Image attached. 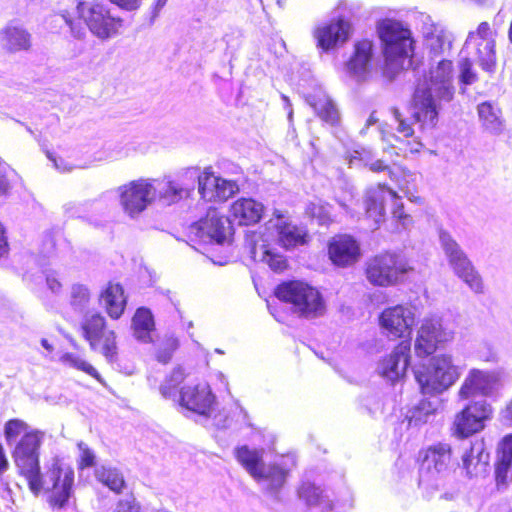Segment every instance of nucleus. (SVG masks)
Returning a JSON list of instances; mask_svg holds the SVG:
<instances>
[{
  "mask_svg": "<svg viewBox=\"0 0 512 512\" xmlns=\"http://www.w3.org/2000/svg\"><path fill=\"white\" fill-rule=\"evenodd\" d=\"M453 66L446 59L431 67L428 76L416 83L410 102L411 117L422 131L432 130L439 120L442 102H450L454 96Z\"/></svg>",
  "mask_w": 512,
  "mask_h": 512,
  "instance_id": "f257e3e1",
  "label": "nucleus"
},
{
  "mask_svg": "<svg viewBox=\"0 0 512 512\" xmlns=\"http://www.w3.org/2000/svg\"><path fill=\"white\" fill-rule=\"evenodd\" d=\"M27 482L34 494L44 491L49 494V502L53 507L62 508L68 505L73 494L74 470L63 459L53 457L45 464L44 473L39 470Z\"/></svg>",
  "mask_w": 512,
  "mask_h": 512,
  "instance_id": "f03ea898",
  "label": "nucleus"
},
{
  "mask_svg": "<svg viewBox=\"0 0 512 512\" xmlns=\"http://www.w3.org/2000/svg\"><path fill=\"white\" fill-rule=\"evenodd\" d=\"M461 373V368L454 364L453 357L449 354L432 356L427 363L414 369L421 392L427 395L445 392L456 383Z\"/></svg>",
  "mask_w": 512,
  "mask_h": 512,
  "instance_id": "7ed1b4c3",
  "label": "nucleus"
},
{
  "mask_svg": "<svg viewBox=\"0 0 512 512\" xmlns=\"http://www.w3.org/2000/svg\"><path fill=\"white\" fill-rule=\"evenodd\" d=\"M263 452V449H250L248 446H241L236 449L235 455L255 480L265 482L266 489L276 493L286 481L290 469L287 466V461H291L293 464V459L287 457L281 463L265 466L262 461Z\"/></svg>",
  "mask_w": 512,
  "mask_h": 512,
  "instance_id": "20e7f679",
  "label": "nucleus"
},
{
  "mask_svg": "<svg viewBox=\"0 0 512 512\" xmlns=\"http://www.w3.org/2000/svg\"><path fill=\"white\" fill-rule=\"evenodd\" d=\"M276 297L292 305L294 313L306 318L321 316L324 302L317 289L301 281L283 282L275 290Z\"/></svg>",
  "mask_w": 512,
  "mask_h": 512,
  "instance_id": "39448f33",
  "label": "nucleus"
},
{
  "mask_svg": "<svg viewBox=\"0 0 512 512\" xmlns=\"http://www.w3.org/2000/svg\"><path fill=\"white\" fill-rule=\"evenodd\" d=\"M439 242L454 274L474 293H484V283L481 275L453 236L449 232L441 230L439 232Z\"/></svg>",
  "mask_w": 512,
  "mask_h": 512,
  "instance_id": "423d86ee",
  "label": "nucleus"
},
{
  "mask_svg": "<svg viewBox=\"0 0 512 512\" xmlns=\"http://www.w3.org/2000/svg\"><path fill=\"white\" fill-rule=\"evenodd\" d=\"M412 269L403 255L386 252L376 255L367 262L366 276L371 284L387 287L403 281Z\"/></svg>",
  "mask_w": 512,
  "mask_h": 512,
  "instance_id": "0eeeda50",
  "label": "nucleus"
},
{
  "mask_svg": "<svg viewBox=\"0 0 512 512\" xmlns=\"http://www.w3.org/2000/svg\"><path fill=\"white\" fill-rule=\"evenodd\" d=\"M455 324L449 318L433 316L422 321L414 343L418 357L432 355L439 347L453 340Z\"/></svg>",
  "mask_w": 512,
  "mask_h": 512,
  "instance_id": "6e6552de",
  "label": "nucleus"
},
{
  "mask_svg": "<svg viewBox=\"0 0 512 512\" xmlns=\"http://www.w3.org/2000/svg\"><path fill=\"white\" fill-rule=\"evenodd\" d=\"M377 33L387 60L400 62L412 55L411 31L402 22L392 19L381 20L377 24Z\"/></svg>",
  "mask_w": 512,
  "mask_h": 512,
  "instance_id": "1a4fd4ad",
  "label": "nucleus"
},
{
  "mask_svg": "<svg viewBox=\"0 0 512 512\" xmlns=\"http://www.w3.org/2000/svg\"><path fill=\"white\" fill-rule=\"evenodd\" d=\"M387 202L392 204V214L394 218L401 221L403 227H407L411 221L409 215L403 211V204L395 191L384 184L368 189L365 199V212L368 219L372 220L370 228L377 229L385 217V205Z\"/></svg>",
  "mask_w": 512,
  "mask_h": 512,
  "instance_id": "9d476101",
  "label": "nucleus"
},
{
  "mask_svg": "<svg viewBox=\"0 0 512 512\" xmlns=\"http://www.w3.org/2000/svg\"><path fill=\"white\" fill-rule=\"evenodd\" d=\"M461 54L472 59L482 70L489 73L495 71V39L488 22H481L475 31L469 32Z\"/></svg>",
  "mask_w": 512,
  "mask_h": 512,
  "instance_id": "9b49d317",
  "label": "nucleus"
},
{
  "mask_svg": "<svg viewBox=\"0 0 512 512\" xmlns=\"http://www.w3.org/2000/svg\"><path fill=\"white\" fill-rule=\"evenodd\" d=\"M419 468V485L438 489L440 480L446 474L451 462V447L446 443L429 446L421 452Z\"/></svg>",
  "mask_w": 512,
  "mask_h": 512,
  "instance_id": "f8f14e48",
  "label": "nucleus"
},
{
  "mask_svg": "<svg viewBox=\"0 0 512 512\" xmlns=\"http://www.w3.org/2000/svg\"><path fill=\"white\" fill-rule=\"evenodd\" d=\"M77 11L90 31L102 40L114 37L122 27V19L113 16L103 3L81 1L77 5Z\"/></svg>",
  "mask_w": 512,
  "mask_h": 512,
  "instance_id": "ddd939ff",
  "label": "nucleus"
},
{
  "mask_svg": "<svg viewBox=\"0 0 512 512\" xmlns=\"http://www.w3.org/2000/svg\"><path fill=\"white\" fill-rule=\"evenodd\" d=\"M152 178H139L117 189L120 205L126 215L138 217L156 200Z\"/></svg>",
  "mask_w": 512,
  "mask_h": 512,
  "instance_id": "4468645a",
  "label": "nucleus"
},
{
  "mask_svg": "<svg viewBox=\"0 0 512 512\" xmlns=\"http://www.w3.org/2000/svg\"><path fill=\"white\" fill-rule=\"evenodd\" d=\"M82 331L93 350L99 351L109 363L116 361V336L114 331L105 329V318L102 315H86L82 322Z\"/></svg>",
  "mask_w": 512,
  "mask_h": 512,
  "instance_id": "2eb2a0df",
  "label": "nucleus"
},
{
  "mask_svg": "<svg viewBox=\"0 0 512 512\" xmlns=\"http://www.w3.org/2000/svg\"><path fill=\"white\" fill-rule=\"evenodd\" d=\"M43 437L44 433L38 430L25 433L13 451L14 462L27 481L40 470L39 449Z\"/></svg>",
  "mask_w": 512,
  "mask_h": 512,
  "instance_id": "dca6fc26",
  "label": "nucleus"
},
{
  "mask_svg": "<svg viewBox=\"0 0 512 512\" xmlns=\"http://www.w3.org/2000/svg\"><path fill=\"white\" fill-rule=\"evenodd\" d=\"M492 408L481 399L466 405L455 415L452 432L459 438L469 437L484 428V422L491 417Z\"/></svg>",
  "mask_w": 512,
  "mask_h": 512,
  "instance_id": "f3484780",
  "label": "nucleus"
},
{
  "mask_svg": "<svg viewBox=\"0 0 512 512\" xmlns=\"http://www.w3.org/2000/svg\"><path fill=\"white\" fill-rule=\"evenodd\" d=\"M215 399L210 386L205 382H199L184 385L179 391L176 403L200 416L212 417Z\"/></svg>",
  "mask_w": 512,
  "mask_h": 512,
  "instance_id": "a211bd4d",
  "label": "nucleus"
},
{
  "mask_svg": "<svg viewBox=\"0 0 512 512\" xmlns=\"http://www.w3.org/2000/svg\"><path fill=\"white\" fill-rule=\"evenodd\" d=\"M191 229L202 241L217 244L224 243L232 235L229 217H225L214 208L208 209L206 216L195 223Z\"/></svg>",
  "mask_w": 512,
  "mask_h": 512,
  "instance_id": "6ab92c4d",
  "label": "nucleus"
},
{
  "mask_svg": "<svg viewBox=\"0 0 512 512\" xmlns=\"http://www.w3.org/2000/svg\"><path fill=\"white\" fill-rule=\"evenodd\" d=\"M380 325L390 338H403L409 336L415 323L413 308L405 305H396L386 308L380 315Z\"/></svg>",
  "mask_w": 512,
  "mask_h": 512,
  "instance_id": "aec40b11",
  "label": "nucleus"
},
{
  "mask_svg": "<svg viewBox=\"0 0 512 512\" xmlns=\"http://www.w3.org/2000/svg\"><path fill=\"white\" fill-rule=\"evenodd\" d=\"M499 384V376L495 372L472 369L462 383L458 396L466 400L474 395L489 396L494 393Z\"/></svg>",
  "mask_w": 512,
  "mask_h": 512,
  "instance_id": "412c9836",
  "label": "nucleus"
},
{
  "mask_svg": "<svg viewBox=\"0 0 512 512\" xmlns=\"http://www.w3.org/2000/svg\"><path fill=\"white\" fill-rule=\"evenodd\" d=\"M350 30V23L339 18L319 25L314 31V37L317 46L327 52L345 43L350 36Z\"/></svg>",
  "mask_w": 512,
  "mask_h": 512,
  "instance_id": "4be33fe9",
  "label": "nucleus"
},
{
  "mask_svg": "<svg viewBox=\"0 0 512 512\" xmlns=\"http://www.w3.org/2000/svg\"><path fill=\"white\" fill-rule=\"evenodd\" d=\"M410 344L401 342L391 354L381 359L377 365V372L383 378L394 382L406 372L409 364Z\"/></svg>",
  "mask_w": 512,
  "mask_h": 512,
  "instance_id": "5701e85b",
  "label": "nucleus"
},
{
  "mask_svg": "<svg viewBox=\"0 0 512 512\" xmlns=\"http://www.w3.org/2000/svg\"><path fill=\"white\" fill-rule=\"evenodd\" d=\"M373 55V43L370 40H362L355 44L354 53L346 64L347 72L356 82L365 81L371 70Z\"/></svg>",
  "mask_w": 512,
  "mask_h": 512,
  "instance_id": "b1692460",
  "label": "nucleus"
},
{
  "mask_svg": "<svg viewBox=\"0 0 512 512\" xmlns=\"http://www.w3.org/2000/svg\"><path fill=\"white\" fill-rule=\"evenodd\" d=\"M239 191L237 179L227 180L222 177L206 173L201 182V197L207 201H226Z\"/></svg>",
  "mask_w": 512,
  "mask_h": 512,
  "instance_id": "393cba45",
  "label": "nucleus"
},
{
  "mask_svg": "<svg viewBox=\"0 0 512 512\" xmlns=\"http://www.w3.org/2000/svg\"><path fill=\"white\" fill-rule=\"evenodd\" d=\"M328 252L331 261L342 267L354 264L360 256L358 243L348 235L334 237L329 243Z\"/></svg>",
  "mask_w": 512,
  "mask_h": 512,
  "instance_id": "a878e982",
  "label": "nucleus"
},
{
  "mask_svg": "<svg viewBox=\"0 0 512 512\" xmlns=\"http://www.w3.org/2000/svg\"><path fill=\"white\" fill-rule=\"evenodd\" d=\"M489 452L486 451L484 442L477 440L471 443L469 450L462 456L463 469L468 477H478L487 472L489 464Z\"/></svg>",
  "mask_w": 512,
  "mask_h": 512,
  "instance_id": "bb28decb",
  "label": "nucleus"
},
{
  "mask_svg": "<svg viewBox=\"0 0 512 512\" xmlns=\"http://www.w3.org/2000/svg\"><path fill=\"white\" fill-rule=\"evenodd\" d=\"M263 209L262 203L251 198H242L231 205L229 219L232 225L255 224L261 219Z\"/></svg>",
  "mask_w": 512,
  "mask_h": 512,
  "instance_id": "cd10ccee",
  "label": "nucleus"
},
{
  "mask_svg": "<svg viewBox=\"0 0 512 512\" xmlns=\"http://www.w3.org/2000/svg\"><path fill=\"white\" fill-rule=\"evenodd\" d=\"M309 105L314 109L317 116L325 123L334 126L340 121V113L333 100L326 94L321 93L310 96L307 99Z\"/></svg>",
  "mask_w": 512,
  "mask_h": 512,
  "instance_id": "c85d7f7f",
  "label": "nucleus"
},
{
  "mask_svg": "<svg viewBox=\"0 0 512 512\" xmlns=\"http://www.w3.org/2000/svg\"><path fill=\"white\" fill-rule=\"evenodd\" d=\"M100 303L105 307L111 318L118 319L122 315L126 305V298L124 297L122 286L120 284L110 283L102 292Z\"/></svg>",
  "mask_w": 512,
  "mask_h": 512,
  "instance_id": "c756f323",
  "label": "nucleus"
},
{
  "mask_svg": "<svg viewBox=\"0 0 512 512\" xmlns=\"http://www.w3.org/2000/svg\"><path fill=\"white\" fill-rule=\"evenodd\" d=\"M152 181L156 190V199L159 198L166 205L177 203L184 197H187L184 189L169 176H165L162 179L152 178Z\"/></svg>",
  "mask_w": 512,
  "mask_h": 512,
  "instance_id": "7c9ffc66",
  "label": "nucleus"
},
{
  "mask_svg": "<svg viewBox=\"0 0 512 512\" xmlns=\"http://www.w3.org/2000/svg\"><path fill=\"white\" fill-rule=\"evenodd\" d=\"M2 46L11 52L27 50L31 46L30 34L18 26H7L1 32Z\"/></svg>",
  "mask_w": 512,
  "mask_h": 512,
  "instance_id": "2f4dec72",
  "label": "nucleus"
},
{
  "mask_svg": "<svg viewBox=\"0 0 512 512\" xmlns=\"http://www.w3.org/2000/svg\"><path fill=\"white\" fill-rule=\"evenodd\" d=\"M277 230L278 241L285 249H291L306 243L307 231L303 227L279 220Z\"/></svg>",
  "mask_w": 512,
  "mask_h": 512,
  "instance_id": "473e14b6",
  "label": "nucleus"
},
{
  "mask_svg": "<svg viewBox=\"0 0 512 512\" xmlns=\"http://www.w3.org/2000/svg\"><path fill=\"white\" fill-rule=\"evenodd\" d=\"M478 115L484 128L488 132L499 135L504 131L501 111L490 102H483L478 105Z\"/></svg>",
  "mask_w": 512,
  "mask_h": 512,
  "instance_id": "72a5a7b5",
  "label": "nucleus"
},
{
  "mask_svg": "<svg viewBox=\"0 0 512 512\" xmlns=\"http://www.w3.org/2000/svg\"><path fill=\"white\" fill-rule=\"evenodd\" d=\"M132 325L134 329V336L145 343L151 341L150 333L154 328L153 315L147 308H139L133 319Z\"/></svg>",
  "mask_w": 512,
  "mask_h": 512,
  "instance_id": "f704fd0d",
  "label": "nucleus"
},
{
  "mask_svg": "<svg viewBox=\"0 0 512 512\" xmlns=\"http://www.w3.org/2000/svg\"><path fill=\"white\" fill-rule=\"evenodd\" d=\"M451 44V34L448 31L437 27L428 33L425 39L426 48L434 57L441 55L446 50H450Z\"/></svg>",
  "mask_w": 512,
  "mask_h": 512,
  "instance_id": "c9c22d12",
  "label": "nucleus"
},
{
  "mask_svg": "<svg viewBox=\"0 0 512 512\" xmlns=\"http://www.w3.org/2000/svg\"><path fill=\"white\" fill-rule=\"evenodd\" d=\"M206 173H209L208 169L201 173L198 167L185 168L178 173L175 181L184 189L186 196H189L190 192L195 189L196 184H198V191L201 194V182L206 178Z\"/></svg>",
  "mask_w": 512,
  "mask_h": 512,
  "instance_id": "e433bc0d",
  "label": "nucleus"
},
{
  "mask_svg": "<svg viewBox=\"0 0 512 512\" xmlns=\"http://www.w3.org/2000/svg\"><path fill=\"white\" fill-rule=\"evenodd\" d=\"M97 479L115 493H121L126 487L124 477L115 468L101 467L96 471Z\"/></svg>",
  "mask_w": 512,
  "mask_h": 512,
  "instance_id": "4c0bfd02",
  "label": "nucleus"
},
{
  "mask_svg": "<svg viewBox=\"0 0 512 512\" xmlns=\"http://www.w3.org/2000/svg\"><path fill=\"white\" fill-rule=\"evenodd\" d=\"M185 373L181 367L175 368L161 384L159 390L166 399H172L175 403L178 400L179 392L177 387L184 381Z\"/></svg>",
  "mask_w": 512,
  "mask_h": 512,
  "instance_id": "58836bf2",
  "label": "nucleus"
},
{
  "mask_svg": "<svg viewBox=\"0 0 512 512\" xmlns=\"http://www.w3.org/2000/svg\"><path fill=\"white\" fill-rule=\"evenodd\" d=\"M435 407L429 401H421L418 406H416L409 416V425L410 426H421L426 424L435 416Z\"/></svg>",
  "mask_w": 512,
  "mask_h": 512,
  "instance_id": "ea45409f",
  "label": "nucleus"
},
{
  "mask_svg": "<svg viewBox=\"0 0 512 512\" xmlns=\"http://www.w3.org/2000/svg\"><path fill=\"white\" fill-rule=\"evenodd\" d=\"M62 361L66 364H68L71 367H74L78 370L86 372L88 375L95 378L98 382L103 383L102 378L98 371L88 362H86L84 359L80 358L79 356L72 354V353H66L62 356Z\"/></svg>",
  "mask_w": 512,
  "mask_h": 512,
  "instance_id": "a19ab883",
  "label": "nucleus"
},
{
  "mask_svg": "<svg viewBox=\"0 0 512 512\" xmlns=\"http://www.w3.org/2000/svg\"><path fill=\"white\" fill-rule=\"evenodd\" d=\"M306 213L320 225H327L331 221V206L326 203L312 202L307 206Z\"/></svg>",
  "mask_w": 512,
  "mask_h": 512,
  "instance_id": "79ce46f5",
  "label": "nucleus"
},
{
  "mask_svg": "<svg viewBox=\"0 0 512 512\" xmlns=\"http://www.w3.org/2000/svg\"><path fill=\"white\" fill-rule=\"evenodd\" d=\"M298 494L307 505L315 506L320 503L323 491L311 482H303L298 490Z\"/></svg>",
  "mask_w": 512,
  "mask_h": 512,
  "instance_id": "37998d69",
  "label": "nucleus"
},
{
  "mask_svg": "<svg viewBox=\"0 0 512 512\" xmlns=\"http://www.w3.org/2000/svg\"><path fill=\"white\" fill-rule=\"evenodd\" d=\"M473 60L464 54L460 53L459 66V80L465 85H471L478 79L476 71L472 68Z\"/></svg>",
  "mask_w": 512,
  "mask_h": 512,
  "instance_id": "c03bdc74",
  "label": "nucleus"
},
{
  "mask_svg": "<svg viewBox=\"0 0 512 512\" xmlns=\"http://www.w3.org/2000/svg\"><path fill=\"white\" fill-rule=\"evenodd\" d=\"M89 289L82 284H74L71 287V305L77 310H83L89 303Z\"/></svg>",
  "mask_w": 512,
  "mask_h": 512,
  "instance_id": "a18cd8bd",
  "label": "nucleus"
},
{
  "mask_svg": "<svg viewBox=\"0 0 512 512\" xmlns=\"http://www.w3.org/2000/svg\"><path fill=\"white\" fill-rule=\"evenodd\" d=\"M28 425L20 419H11L5 424L4 434L8 444L16 441L22 433H29L27 431Z\"/></svg>",
  "mask_w": 512,
  "mask_h": 512,
  "instance_id": "49530a36",
  "label": "nucleus"
},
{
  "mask_svg": "<svg viewBox=\"0 0 512 512\" xmlns=\"http://www.w3.org/2000/svg\"><path fill=\"white\" fill-rule=\"evenodd\" d=\"M262 261L275 272H282L287 267L286 258L283 255L273 252L272 250L264 251Z\"/></svg>",
  "mask_w": 512,
  "mask_h": 512,
  "instance_id": "de8ad7c7",
  "label": "nucleus"
},
{
  "mask_svg": "<svg viewBox=\"0 0 512 512\" xmlns=\"http://www.w3.org/2000/svg\"><path fill=\"white\" fill-rule=\"evenodd\" d=\"M392 114L397 123L396 131L405 138L412 137L414 135L412 123L408 119H405L397 108L392 109Z\"/></svg>",
  "mask_w": 512,
  "mask_h": 512,
  "instance_id": "09e8293b",
  "label": "nucleus"
},
{
  "mask_svg": "<svg viewBox=\"0 0 512 512\" xmlns=\"http://www.w3.org/2000/svg\"><path fill=\"white\" fill-rule=\"evenodd\" d=\"M511 467V463L497 460L495 467V480L499 489L501 487H506L508 482L511 480V476L509 475Z\"/></svg>",
  "mask_w": 512,
  "mask_h": 512,
  "instance_id": "8fccbe9b",
  "label": "nucleus"
},
{
  "mask_svg": "<svg viewBox=\"0 0 512 512\" xmlns=\"http://www.w3.org/2000/svg\"><path fill=\"white\" fill-rule=\"evenodd\" d=\"M497 460L512 464V434L506 435L499 443Z\"/></svg>",
  "mask_w": 512,
  "mask_h": 512,
  "instance_id": "3c124183",
  "label": "nucleus"
},
{
  "mask_svg": "<svg viewBox=\"0 0 512 512\" xmlns=\"http://www.w3.org/2000/svg\"><path fill=\"white\" fill-rule=\"evenodd\" d=\"M79 448V461L78 466L80 469L92 467L95 464V454L93 451L83 442L78 443Z\"/></svg>",
  "mask_w": 512,
  "mask_h": 512,
  "instance_id": "603ef678",
  "label": "nucleus"
},
{
  "mask_svg": "<svg viewBox=\"0 0 512 512\" xmlns=\"http://www.w3.org/2000/svg\"><path fill=\"white\" fill-rule=\"evenodd\" d=\"M115 512H141V506L133 495H127L118 502Z\"/></svg>",
  "mask_w": 512,
  "mask_h": 512,
  "instance_id": "864d4df0",
  "label": "nucleus"
},
{
  "mask_svg": "<svg viewBox=\"0 0 512 512\" xmlns=\"http://www.w3.org/2000/svg\"><path fill=\"white\" fill-rule=\"evenodd\" d=\"M56 246V239L53 233L48 232L44 235L42 246H41V253L45 257H50L54 254Z\"/></svg>",
  "mask_w": 512,
  "mask_h": 512,
  "instance_id": "5fc2aeb1",
  "label": "nucleus"
},
{
  "mask_svg": "<svg viewBox=\"0 0 512 512\" xmlns=\"http://www.w3.org/2000/svg\"><path fill=\"white\" fill-rule=\"evenodd\" d=\"M7 166L0 163V198L6 195L9 189V183L6 176Z\"/></svg>",
  "mask_w": 512,
  "mask_h": 512,
  "instance_id": "6e6d98bb",
  "label": "nucleus"
},
{
  "mask_svg": "<svg viewBox=\"0 0 512 512\" xmlns=\"http://www.w3.org/2000/svg\"><path fill=\"white\" fill-rule=\"evenodd\" d=\"M212 418L213 424L219 429L227 428L230 425L229 417L224 412H219L213 415Z\"/></svg>",
  "mask_w": 512,
  "mask_h": 512,
  "instance_id": "4d7b16f0",
  "label": "nucleus"
},
{
  "mask_svg": "<svg viewBox=\"0 0 512 512\" xmlns=\"http://www.w3.org/2000/svg\"><path fill=\"white\" fill-rule=\"evenodd\" d=\"M62 19L65 21V23L70 27L71 33L75 36L80 38L83 34V28L75 23L70 17L67 15H61Z\"/></svg>",
  "mask_w": 512,
  "mask_h": 512,
  "instance_id": "13d9d810",
  "label": "nucleus"
},
{
  "mask_svg": "<svg viewBox=\"0 0 512 512\" xmlns=\"http://www.w3.org/2000/svg\"><path fill=\"white\" fill-rule=\"evenodd\" d=\"M126 10H136L140 6V0H109Z\"/></svg>",
  "mask_w": 512,
  "mask_h": 512,
  "instance_id": "bf43d9fd",
  "label": "nucleus"
},
{
  "mask_svg": "<svg viewBox=\"0 0 512 512\" xmlns=\"http://www.w3.org/2000/svg\"><path fill=\"white\" fill-rule=\"evenodd\" d=\"M383 140L386 141L390 146L391 149L394 151L396 156H399V151H402L403 149L401 147L396 146V143H402L399 136H396L394 134H389L387 136L383 137Z\"/></svg>",
  "mask_w": 512,
  "mask_h": 512,
  "instance_id": "052dcab7",
  "label": "nucleus"
},
{
  "mask_svg": "<svg viewBox=\"0 0 512 512\" xmlns=\"http://www.w3.org/2000/svg\"><path fill=\"white\" fill-rule=\"evenodd\" d=\"M501 421L507 425L512 426V400L500 413Z\"/></svg>",
  "mask_w": 512,
  "mask_h": 512,
  "instance_id": "680f3d73",
  "label": "nucleus"
},
{
  "mask_svg": "<svg viewBox=\"0 0 512 512\" xmlns=\"http://www.w3.org/2000/svg\"><path fill=\"white\" fill-rule=\"evenodd\" d=\"M52 161L54 163L55 168L62 173L71 172L74 169V167L71 164H69L63 159H52Z\"/></svg>",
  "mask_w": 512,
  "mask_h": 512,
  "instance_id": "e2e57ef3",
  "label": "nucleus"
},
{
  "mask_svg": "<svg viewBox=\"0 0 512 512\" xmlns=\"http://www.w3.org/2000/svg\"><path fill=\"white\" fill-rule=\"evenodd\" d=\"M7 253H8V244H7L6 237L4 235V228L0 224V259L2 257H4L5 255H7Z\"/></svg>",
  "mask_w": 512,
  "mask_h": 512,
  "instance_id": "0e129e2a",
  "label": "nucleus"
},
{
  "mask_svg": "<svg viewBox=\"0 0 512 512\" xmlns=\"http://www.w3.org/2000/svg\"><path fill=\"white\" fill-rule=\"evenodd\" d=\"M46 282L49 289L54 293L58 292L61 288V283L54 276H47Z\"/></svg>",
  "mask_w": 512,
  "mask_h": 512,
  "instance_id": "69168bd1",
  "label": "nucleus"
},
{
  "mask_svg": "<svg viewBox=\"0 0 512 512\" xmlns=\"http://www.w3.org/2000/svg\"><path fill=\"white\" fill-rule=\"evenodd\" d=\"M8 469V460L6 458L4 448L0 445V475Z\"/></svg>",
  "mask_w": 512,
  "mask_h": 512,
  "instance_id": "338daca9",
  "label": "nucleus"
},
{
  "mask_svg": "<svg viewBox=\"0 0 512 512\" xmlns=\"http://www.w3.org/2000/svg\"><path fill=\"white\" fill-rule=\"evenodd\" d=\"M370 170L374 172H380L388 169V165L384 163L383 160H376L370 164Z\"/></svg>",
  "mask_w": 512,
  "mask_h": 512,
  "instance_id": "774afa93",
  "label": "nucleus"
}]
</instances>
